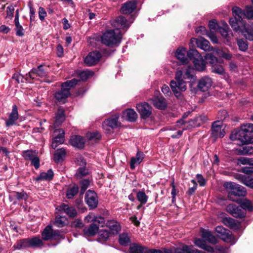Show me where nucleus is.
<instances>
[{
  "label": "nucleus",
  "mask_w": 253,
  "mask_h": 253,
  "mask_svg": "<svg viewBox=\"0 0 253 253\" xmlns=\"http://www.w3.org/2000/svg\"><path fill=\"white\" fill-rule=\"evenodd\" d=\"M136 3L134 1H129L124 3L120 11L122 14H127L131 13L136 8Z\"/></svg>",
  "instance_id": "bb28decb"
},
{
  "label": "nucleus",
  "mask_w": 253,
  "mask_h": 253,
  "mask_svg": "<svg viewBox=\"0 0 253 253\" xmlns=\"http://www.w3.org/2000/svg\"><path fill=\"white\" fill-rule=\"evenodd\" d=\"M239 32L242 33L246 39L251 41H253V25H247L245 23L241 25Z\"/></svg>",
  "instance_id": "b1692460"
},
{
  "label": "nucleus",
  "mask_w": 253,
  "mask_h": 253,
  "mask_svg": "<svg viewBox=\"0 0 253 253\" xmlns=\"http://www.w3.org/2000/svg\"><path fill=\"white\" fill-rule=\"evenodd\" d=\"M119 116L115 115L112 116L108 119L105 120L102 126L103 129L106 131L107 133H111V129L117 128L119 126Z\"/></svg>",
  "instance_id": "ddd939ff"
},
{
  "label": "nucleus",
  "mask_w": 253,
  "mask_h": 253,
  "mask_svg": "<svg viewBox=\"0 0 253 253\" xmlns=\"http://www.w3.org/2000/svg\"><path fill=\"white\" fill-rule=\"evenodd\" d=\"M43 245L42 239L39 237L25 238L18 240L13 248L18 250H22L30 247H39Z\"/></svg>",
  "instance_id": "39448f33"
},
{
  "label": "nucleus",
  "mask_w": 253,
  "mask_h": 253,
  "mask_svg": "<svg viewBox=\"0 0 253 253\" xmlns=\"http://www.w3.org/2000/svg\"><path fill=\"white\" fill-rule=\"evenodd\" d=\"M237 44L240 50L246 51L248 48V42L243 39H239L237 40Z\"/></svg>",
  "instance_id": "4d7b16f0"
},
{
  "label": "nucleus",
  "mask_w": 253,
  "mask_h": 253,
  "mask_svg": "<svg viewBox=\"0 0 253 253\" xmlns=\"http://www.w3.org/2000/svg\"><path fill=\"white\" fill-rule=\"evenodd\" d=\"M85 201L90 210L95 209L98 203L96 193L93 191H87L85 195Z\"/></svg>",
  "instance_id": "4468645a"
},
{
  "label": "nucleus",
  "mask_w": 253,
  "mask_h": 253,
  "mask_svg": "<svg viewBox=\"0 0 253 253\" xmlns=\"http://www.w3.org/2000/svg\"><path fill=\"white\" fill-rule=\"evenodd\" d=\"M70 143L74 147L79 148H83L84 144L83 138L79 135L73 136L70 139Z\"/></svg>",
  "instance_id": "72a5a7b5"
},
{
  "label": "nucleus",
  "mask_w": 253,
  "mask_h": 253,
  "mask_svg": "<svg viewBox=\"0 0 253 253\" xmlns=\"http://www.w3.org/2000/svg\"><path fill=\"white\" fill-rule=\"evenodd\" d=\"M183 71L178 69L175 74L176 81L172 80L170 83L172 91L177 98L181 96V92H184L187 89L186 82L183 81Z\"/></svg>",
  "instance_id": "7ed1b4c3"
},
{
  "label": "nucleus",
  "mask_w": 253,
  "mask_h": 253,
  "mask_svg": "<svg viewBox=\"0 0 253 253\" xmlns=\"http://www.w3.org/2000/svg\"><path fill=\"white\" fill-rule=\"evenodd\" d=\"M79 192V187L77 185L74 184L68 188L66 192V197L68 199L73 198Z\"/></svg>",
  "instance_id": "37998d69"
},
{
  "label": "nucleus",
  "mask_w": 253,
  "mask_h": 253,
  "mask_svg": "<svg viewBox=\"0 0 253 253\" xmlns=\"http://www.w3.org/2000/svg\"><path fill=\"white\" fill-rule=\"evenodd\" d=\"M28 198L27 193L23 190L20 191H10L8 196L9 200L10 202H13L14 204L16 203V201H26Z\"/></svg>",
  "instance_id": "2eb2a0df"
},
{
  "label": "nucleus",
  "mask_w": 253,
  "mask_h": 253,
  "mask_svg": "<svg viewBox=\"0 0 253 253\" xmlns=\"http://www.w3.org/2000/svg\"><path fill=\"white\" fill-rule=\"evenodd\" d=\"M136 109L140 114V118L146 119L151 117L152 113V107L147 102H144L137 104Z\"/></svg>",
  "instance_id": "f8f14e48"
},
{
  "label": "nucleus",
  "mask_w": 253,
  "mask_h": 253,
  "mask_svg": "<svg viewBox=\"0 0 253 253\" xmlns=\"http://www.w3.org/2000/svg\"><path fill=\"white\" fill-rule=\"evenodd\" d=\"M146 246L138 244H131L128 249L129 253H145Z\"/></svg>",
  "instance_id": "c9c22d12"
},
{
  "label": "nucleus",
  "mask_w": 253,
  "mask_h": 253,
  "mask_svg": "<svg viewBox=\"0 0 253 253\" xmlns=\"http://www.w3.org/2000/svg\"><path fill=\"white\" fill-rule=\"evenodd\" d=\"M253 153V147L251 146H245L238 150V154L240 155H251Z\"/></svg>",
  "instance_id": "de8ad7c7"
},
{
  "label": "nucleus",
  "mask_w": 253,
  "mask_h": 253,
  "mask_svg": "<svg viewBox=\"0 0 253 253\" xmlns=\"http://www.w3.org/2000/svg\"><path fill=\"white\" fill-rule=\"evenodd\" d=\"M212 83L211 79L208 76H205L199 81L198 87L202 91H206L211 87Z\"/></svg>",
  "instance_id": "4be33fe9"
},
{
  "label": "nucleus",
  "mask_w": 253,
  "mask_h": 253,
  "mask_svg": "<svg viewBox=\"0 0 253 253\" xmlns=\"http://www.w3.org/2000/svg\"><path fill=\"white\" fill-rule=\"evenodd\" d=\"M94 75V72L91 70H84L82 72H80L78 76L80 78V80H77L79 81H86L89 78L93 76Z\"/></svg>",
  "instance_id": "79ce46f5"
},
{
  "label": "nucleus",
  "mask_w": 253,
  "mask_h": 253,
  "mask_svg": "<svg viewBox=\"0 0 253 253\" xmlns=\"http://www.w3.org/2000/svg\"><path fill=\"white\" fill-rule=\"evenodd\" d=\"M53 172L52 169H49L46 172H42L40 175L36 178V181H40L42 180H50L53 177Z\"/></svg>",
  "instance_id": "58836bf2"
},
{
  "label": "nucleus",
  "mask_w": 253,
  "mask_h": 253,
  "mask_svg": "<svg viewBox=\"0 0 253 253\" xmlns=\"http://www.w3.org/2000/svg\"><path fill=\"white\" fill-rule=\"evenodd\" d=\"M202 237L204 240V241H208L209 243L213 244H215L217 243V238L213 236L211 232L209 231L203 230L202 232ZM206 243V242H205Z\"/></svg>",
  "instance_id": "2f4dec72"
},
{
  "label": "nucleus",
  "mask_w": 253,
  "mask_h": 253,
  "mask_svg": "<svg viewBox=\"0 0 253 253\" xmlns=\"http://www.w3.org/2000/svg\"><path fill=\"white\" fill-rule=\"evenodd\" d=\"M47 76V74L43 69L42 65H39L37 68H33L29 73L28 76L30 78L35 80L37 77L44 78Z\"/></svg>",
  "instance_id": "6ab92c4d"
},
{
  "label": "nucleus",
  "mask_w": 253,
  "mask_h": 253,
  "mask_svg": "<svg viewBox=\"0 0 253 253\" xmlns=\"http://www.w3.org/2000/svg\"><path fill=\"white\" fill-rule=\"evenodd\" d=\"M90 184V181L88 179H83L80 182L81 184V194L84 193L85 191L88 187Z\"/></svg>",
  "instance_id": "680f3d73"
},
{
  "label": "nucleus",
  "mask_w": 253,
  "mask_h": 253,
  "mask_svg": "<svg viewBox=\"0 0 253 253\" xmlns=\"http://www.w3.org/2000/svg\"><path fill=\"white\" fill-rule=\"evenodd\" d=\"M240 204L241 205L240 207L245 211L246 210L252 211L253 209L251 201L247 199H243L240 202Z\"/></svg>",
  "instance_id": "09e8293b"
},
{
  "label": "nucleus",
  "mask_w": 253,
  "mask_h": 253,
  "mask_svg": "<svg viewBox=\"0 0 253 253\" xmlns=\"http://www.w3.org/2000/svg\"><path fill=\"white\" fill-rule=\"evenodd\" d=\"M122 39L120 30L113 29L106 31L101 37L102 44L110 47L118 46Z\"/></svg>",
  "instance_id": "f03ea898"
},
{
  "label": "nucleus",
  "mask_w": 253,
  "mask_h": 253,
  "mask_svg": "<svg viewBox=\"0 0 253 253\" xmlns=\"http://www.w3.org/2000/svg\"><path fill=\"white\" fill-rule=\"evenodd\" d=\"M54 224L58 227H63L66 225V218L61 216H56Z\"/></svg>",
  "instance_id": "603ef678"
},
{
  "label": "nucleus",
  "mask_w": 253,
  "mask_h": 253,
  "mask_svg": "<svg viewBox=\"0 0 253 253\" xmlns=\"http://www.w3.org/2000/svg\"><path fill=\"white\" fill-rule=\"evenodd\" d=\"M60 211L66 213L69 217L74 218L77 215L76 210L73 207H69L68 205L63 204L57 208Z\"/></svg>",
  "instance_id": "a878e982"
},
{
  "label": "nucleus",
  "mask_w": 253,
  "mask_h": 253,
  "mask_svg": "<svg viewBox=\"0 0 253 253\" xmlns=\"http://www.w3.org/2000/svg\"><path fill=\"white\" fill-rule=\"evenodd\" d=\"M194 43H195L198 47L205 51L212 50V48L211 47L210 42L204 38H192L190 40V45L193 44Z\"/></svg>",
  "instance_id": "a211bd4d"
},
{
  "label": "nucleus",
  "mask_w": 253,
  "mask_h": 253,
  "mask_svg": "<svg viewBox=\"0 0 253 253\" xmlns=\"http://www.w3.org/2000/svg\"><path fill=\"white\" fill-rule=\"evenodd\" d=\"M43 240H57L61 238V235L58 230H53L51 225H47L42 233Z\"/></svg>",
  "instance_id": "9b49d317"
},
{
  "label": "nucleus",
  "mask_w": 253,
  "mask_h": 253,
  "mask_svg": "<svg viewBox=\"0 0 253 253\" xmlns=\"http://www.w3.org/2000/svg\"><path fill=\"white\" fill-rule=\"evenodd\" d=\"M231 140H239L242 144L253 143V124H245L240 129L234 130L230 135Z\"/></svg>",
  "instance_id": "f257e3e1"
},
{
  "label": "nucleus",
  "mask_w": 253,
  "mask_h": 253,
  "mask_svg": "<svg viewBox=\"0 0 253 253\" xmlns=\"http://www.w3.org/2000/svg\"><path fill=\"white\" fill-rule=\"evenodd\" d=\"M211 71L213 73L219 75H223L224 73V70L223 67L217 63L211 67Z\"/></svg>",
  "instance_id": "bf43d9fd"
},
{
  "label": "nucleus",
  "mask_w": 253,
  "mask_h": 253,
  "mask_svg": "<svg viewBox=\"0 0 253 253\" xmlns=\"http://www.w3.org/2000/svg\"><path fill=\"white\" fill-rule=\"evenodd\" d=\"M18 108L16 105L12 106L11 112L10 113L8 119L5 121V126L9 127L16 125V122L18 119Z\"/></svg>",
  "instance_id": "aec40b11"
},
{
  "label": "nucleus",
  "mask_w": 253,
  "mask_h": 253,
  "mask_svg": "<svg viewBox=\"0 0 253 253\" xmlns=\"http://www.w3.org/2000/svg\"><path fill=\"white\" fill-rule=\"evenodd\" d=\"M143 153L141 152H138L136 154V157H132L130 162V167L131 169H135V164H139L143 159Z\"/></svg>",
  "instance_id": "4c0bfd02"
},
{
  "label": "nucleus",
  "mask_w": 253,
  "mask_h": 253,
  "mask_svg": "<svg viewBox=\"0 0 253 253\" xmlns=\"http://www.w3.org/2000/svg\"><path fill=\"white\" fill-rule=\"evenodd\" d=\"M235 178L246 186L253 188V177L238 173L235 175Z\"/></svg>",
  "instance_id": "393cba45"
},
{
  "label": "nucleus",
  "mask_w": 253,
  "mask_h": 253,
  "mask_svg": "<svg viewBox=\"0 0 253 253\" xmlns=\"http://www.w3.org/2000/svg\"><path fill=\"white\" fill-rule=\"evenodd\" d=\"M191 182H192L194 184L193 186L189 188L186 192V194L189 196H191L193 195L197 188V183H196L195 180L192 179L191 180Z\"/></svg>",
  "instance_id": "0e129e2a"
},
{
  "label": "nucleus",
  "mask_w": 253,
  "mask_h": 253,
  "mask_svg": "<svg viewBox=\"0 0 253 253\" xmlns=\"http://www.w3.org/2000/svg\"><path fill=\"white\" fill-rule=\"evenodd\" d=\"M66 154V152L65 149L61 148L58 149L54 154L53 159L56 163H59L63 161L64 158Z\"/></svg>",
  "instance_id": "a19ab883"
},
{
  "label": "nucleus",
  "mask_w": 253,
  "mask_h": 253,
  "mask_svg": "<svg viewBox=\"0 0 253 253\" xmlns=\"http://www.w3.org/2000/svg\"><path fill=\"white\" fill-rule=\"evenodd\" d=\"M205 58L211 67L218 63L217 58L214 56L212 53H207Z\"/></svg>",
  "instance_id": "8fccbe9b"
},
{
  "label": "nucleus",
  "mask_w": 253,
  "mask_h": 253,
  "mask_svg": "<svg viewBox=\"0 0 253 253\" xmlns=\"http://www.w3.org/2000/svg\"><path fill=\"white\" fill-rule=\"evenodd\" d=\"M89 174V170L86 169L85 167H80L76 173V175L78 178H82Z\"/></svg>",
  "instance_id": "864d4df0"
},
{
  "label": "nucleus",
  "mask_w": 253,
  "mask_h": 253,
  "mask_svg": "<svg viewBox=\"0 0 253 253\" xmlns=\"http://www.w3.org/2000/svg\"><path fill=\"white\" fill-rule=\"evenodd\" d=\"M78 83L77 79L74 78L62 83L61 90L54 94L56 100L59 102L65 103L67 98L70 95V89L76 85Z\"/></svg>",
  "instance_id": "20e7f679"
},
{
  "label": "nucleus",
  "mask_w": 253,
  "mask_h": 253,
  "mask_svg": "<svg viewBox=\"0 0 253 253\" xmlns=\"http://www.w3.org/2000/svg\"><path fill=\"white\" fill-rule=\"evenodd\" d=\"M86 137L89 140H97L101 138V135L98 131H96L87 133Z\"/></svg>",
  "instance_id": "5fc2aeb1"
},
{
  "label": "nucleus",
  "mask_w": 253,
  "mask_h": 253,
  "mask_svg": "<svg viewBox=\"0 0 253 253\" xmlns=\"http://www.w3.org/2000/svg\"><path fill=\"white\" fill-rule=\"evenodd\" d=\"M225 188L230 190L228 193V197L231 195L238 196H245L247 191L245 187L233 182H226L223 185Z\"/></svg>",
  "instance_id": "1a4fd4ad"
},
{
  "label": "nucleus",
  "mask_w": 253,
  "mask_h": 253,
  "mask_svg": "<svg viewBox=\"0 0 253 253\" xmlns=\"http://www.w3.org/2000/svg\"><path fill=\"white\" fill-rule=\"evenodd\" d=\"M55 132H58V134L54 138V140L52 141L51 146L53 149H55L59 144L64 143L65 141L64 131L63 129H57Z\"/></svg>",
  "instance_id": "cd10ccee"
},
{
  "label": "nucleus",
  "mask_w": 253,
  "mask_h": 253,
  "mask_svg": "<svg viewBox=\"0 0 253 253\" xmlns=\"http://www.w3.org/2000/svg\"><path fill=\"white\" fill-rule=\"evenodd\" d=\"M119 243L124 246H126L130 243V239L127 233H123L119 235Z\"/></svg>",
  "instance_id": "a18cd8bd"
},
{
  "label": "nucleus",
  "mask_w": 253,
  "mask_h": 253,
  "mask_svg": "<svg viewBox=\"0 0 253 253\" xmlns=\"http://www.w3.org/2000/svg\"><path fill=\"white\" fill-rule=\"evenodd\" d=\"M192 68L190 67H188L184 73H183V79L184 80H190L193 78V75L192 74Z\"/></svg>",
  "instance_id": "e2e57ef3"
},
{
  "label": "nucleus",
  "mask_w": 253,
  "mask_h": 253,
  "mask_svg": "<svg viewBox=\"0 0 253 253\" xmlns=\"http://www.w3.org/2000/svg\"><path fill=\"white\" fill-rule=\"evenodd\" d=\"M106 225L113 234H117L121 230V226L116 220H109L106 223Z\"/></svg>",
  "instance_id": "7c9ffc66"
},
{
  "label": "nucleus",
  "mask_w": 253,
  "mask_h": 253,
  "mask_svg": "<svg viewBox=\"0 0 253 253\" xmlns=\"http://www.w3.org/2000/svg\"><path fill=\"white\" fill-rule=\"evenodd\" d=\"M232 11L234 17L230 18L229 23L233 30L238 32L241 28V25L245 23L243 20V13L242 9L237 6L233 7Z\"/></svg>",
  "instance_id": "0eeeda50"
},
{
  "label": "nucleus",
  "mask_w": 253,
  "mask_h": 253,
  "mask_svg": "<svg viewBox=\"0 0 253 253\" xmlns=\"http://www.w3.org/2000/svg\"><path fill=\"white\" fill-rule=\"evenodd\" d=\"M151 100L153 105L159 109L164 110L167 106L166 100L162 96L154 97Z\"/></svg>",
  "instance_id": "c85d7f7f"
},
{
  "label": "nucleus",
  "mask_w": 253,
  "mask_h": 253,
  "mask_svg": "<svg viewBox=\"0 0 253 253\" xmlns=\"http://www.w3.org/2000/svg\"><path fill=\"white\" fill-rule=\"evenodd\" d=\"M55 120L54 123V125L56 126L60 125L61 123H62L65 119V112L63 109L61 108H59L57 113L55 114Z\"/></svg>",
  "instance_id": "473e14b6"
},
{
  "label": "nucleus",
  "mask_w": 253,
  "mask_h": 253,
  "mask_svg": "<svg viewBox=\"0 0 253 253\" xmlns=\"http://www.w3.org/2000/svg\"><path fill=\"white\" fill-rule=\"evenodd\" d=\"M132 20H127L124 16H119L111 21L112 26L116 28L115 29H122L126 32L130 27L131 23L134 20V18L131 16Z\"/></svg>",
  "instance_id": "9d476101"
},
{
  "label": "nucleus",
  "mask_w": 253,
  "mask_h": 253,
  "mask_svg": "<svg viewBox=\"0 0 253 253\" xmlns=\"http://www.w3.org/2000/svg\"><path fill=\"white\" fill-rule=\"evenodd\" d=\"M187 55L189 59L192 61L196 70L202 72L206 69V62L197 50L190 49L187 52Z\"/></svg>",
  "instance_id": "423d86ee"
},
{
  "label": "nucleus",
  "mask_w": 253,
  "mask_h": 253,
  "mask_svg": "<svg viewBox=\"0 0 253 253\" xmlns=\"http://www.w3.org/2000/svg\"><path fill=\"white\" fill-rule=\"evenodd\" d=\"M243 17L246 16L248 19L253 17V6H247L245 11L242 10Z\"/></svg>",
  "instance_id": "13d9d810"
},
{
  "label": "nucleus",
  "mask_w": 253,
  "mask_h": 253,
  "mask_svg": "<svg viewBox=\"0 0 253 253\" xmlns=\"http://www.w3.org/2000/svg\"><path fill=\"white\" fill-rule=\"evenodd\" d=\"M92 214H89L87 215L86 218H88L89 220L92 221L93 223H96L98 225H100V224L103 223L104 221V218L99 217H92Z\"/></svg>",
  "instance_id": "6e6d98bb"
},
{
  "label": "nucleus",
  "mask_w": 253,
  "mask_h": 253,
  "mask_svg": "<svg viewBox=\"0 0 253 253\" xmlns=\"http://www.w3.org/2000/svg\"><path fill=\"white\" fill-rule=\"evenodd\" d=\"M99 229V225L96 223H92L89 227H85L84 229V233L89 236H94L98 232Z\"/></svg>",
  "instance_id": "f704fd0d"
},
{
  "label": "nucleus",
  "mask_w": 253,
  "mask_h": 253,
  "mask_svg": "<svg viewBox=\"0 0 253 253\" xmlns=\"http://www.w3.org/2000/svg\"><path fill=\"white\" fill-rule=\"evenodd\" d=\"M223 223L232 229H237L240 226L239 223L231 217H225L223 219Z\"/></svg>",
  "instance_id": "e433bc0d"
},
{
  "label": "nucleus",
  "mask_w": 253,
  "mask_h": 253,
  "mask_svg": "<svg viewBox=\"0 0 253 253\" xmlns=\"http://www.w3.org/2000/svg\"><path fill=\"white\" fill-rule=\"evenodd\" d=\"M195 32L196 33L202 35H207L209 32L204 26L197 27L195 30Z\"/></svg>",
  "instance_id": "774afa93"
},
{
  "label": "nucleus",
  "mask_w": 253,
  "mask_h": 253,
  "mask_svg": "<svg viewBox=\"0 0 253 253\" xmlns=\"http://www.w3.org/2000/svg\"><path fill=\"white\" fill-rule=\"evenodd\" d=\"M16 35L18 36L22 37L24 35L23 29L19 23H16Z\"/></svg>",
  "instance_id": "338daca9"
},
{
  "label": "nucleus",
  "mask_w": 253,
  "mask_h": 253,
  "mask_svg": "<svg viewBox=\"0 0 253 253\" xmlns=\"http://www.w3.org/2000/svg\"><path fill=\"white\" fill-rule=\"evenodd\" d=\"M123 117L130 122H135L137 118V114L132 109H127L123 112Z\"/></svg>",
  "instance_id": "c756f323"
},
{
  "label": "nucleus",
  "mask_w": 253,
  "mask_h": 253,
  "mask_svg": "<svg viewBox=\"0 0 253 253\" xmlns=\"http://www.w3.org/2000/svg\"><path fill=\"white\" fill-rule=\"evenodd\" d=\"M221 124L219 121L215 122L212 124L211 134L215 137L222 138L225 135V132Z\"/></svg>",
  "instance_id": "412c9836"
},
{
  "label": "nucleus",
  "mask_w": 253,
  "mask_h": 253,
  "mask_svg": "<svg viewBox=\"0 0 253 253\" xmlns=\"http://www.w3.org/2000/svg\"><path fill=\"white\" fill-rule=\"evenodd\" d=\"M226 210L230 214L237 218H243L246 215V211L242 208L234 204L229 205L226 207Z\"/></svg>",
  "instance_id": "f3484780"
},
{
  "label": "nucleus",
  "mask_w": 253,
  "mask_h": 253,
  "mask_svg": "<svg viewBox=\"0 0 253 253\" xmlns=\"http://www.w3.org/2000/svg\"><path fill=\"white\" fill-rule=\"evenodd\" d=\"M110 234V232L107 230H100L98 232V241L101 243L105 242L108 239Z\"/></svg>",
  "instance_id": "c03bdc74"
},
{
  "label": "nucleus",
  "mask_w": 253,
  "mask_h": 253,
  "mask_svg": "<svg viewBox=\"0 0 253 253\" xmlns=\"http://www.w3.org/2000/svg\"><path fill=\"white\" fill-rule=\"evenodd\" d=\"M136 198L137 200L141 204L145 205L147 202L148 197L146 195L143 190L139 191L136 193Z\"/></svg>",
  "instance_id": "49530a36"
},
{
  "label": "nucleus",
  "mask_w": 253,
  "mask_h": 253,
  "mask_svg": "<svg viewBox=\"0 0 253 253\" xmlns=\"http://www.w3.org/2000/svg\"><path fill=\"white\" fill-rule=\"evenodd\" d=\"M220 238L224 242L231 243V245H233L236 242L234 236L228 230H226L225 233L220 236Z\"/></svg>",
  "instance_id": "ea45409f"
},
{
  "label": "nucleus",
  "mask_w": 253,
  "mask_h": 253,
  "mask_svg": "<svg viewBox=\"0 0 253 253\" xmlns=\"http://www.w3.org/2000/svg\"><path fill=\"white\" fill-rule=\"evenodd\" d=\"M219 31L223 37L225 38H227L228 37L229 31L227 25L224 27H220L219 29Z\"/></svg>",
  "instance_id": "69168bd1"
},
{
  "label": "nucleus",
  "mask_w": 253,
  "mask_h": 253,
  "mask_svg": "<svg viewBox=\"0 0 253 253\" xmlns=\"http://www.w3.org/2000/svg\"><path fill=\"white\" fill-rule=\"evenodd\" d=\"M145 253H170L169 249L164 248L162 250L150 249L146 247Z\"/></svg>",
  "instance_id": "052dcab7"
},
{
  "label": "nucleus",
  "mask_w": 253,
  "mask_h": 253,
  "mask_svg": "<svg viewBox=\"0 0 253 253\" xmlns=\"http://www.w3.org/2000/svg\"><path fill=\"white\" fill-rule=\"evenodd\" d=\"M195 244L198 247L210 253H230L229 247H224L221 246H216L214 249L211 246L206 244L204 241L200 239H196Z\"/></svg>",
  "instance_id": "6e6552de"
},
{
  "label": "nucleus",
  "mask_w": 253,
  "mask_h": 253,
  "mask_svg": "<svg viewBox=\"0 0 253 253\" xmlns=\"http://www.w3.org/2000/svg\"><path fill=\"white\" fill-rule=\"evenodd\" d=\"M102 57L101 53L97 50H95L89 53L86 56L84 61L85 64L88 66H91L96 65Z\"/></svg>",
  "instance_id": "dca6fc26"
},
{
  "label": "nucleus",
  "mask_w": 253,
  "mask_h": 253,
  "mask_svg": "<svg viewBox=\"0 0 253 253\" xmlns=\"http://www.w3.org/2000/svg\"><path fill=\"white\" fill-rule=\"evenodd\" d=\"M37 154L36 152L32 150H27L23 152V156L26 160L32 161L36 156Z\"/></svg>",
  "instance_id": "3c124183"
},
{
  "label": "nucleus",
  "mask_w": 253,
  "mask_h": 253,
  "mask_svg": "<svg viewBox=\"0 0 253 253\" xmlns=\"http://www.w3.org/2000/svg\"><path fill=\"white\" fill-rule=\"evenodd\" d=\"M186 51V48L182 47L178 48L175 52V56L181 64H187L188 63L189 59Z\"/></svg>",
  "instance_id": "5701e85b"
}]
</instances>
